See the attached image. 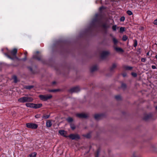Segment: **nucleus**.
<instances>
[{
  "label": "nucleus",
  "mask_w": 157,
  "mask_h": 157,
  "mask_svg": "<svg viewBox=\"0 0 157 157\" xmlns=\"http://www.w3.org/2000/svg\"><path fill=\"white\" fill-rule=\"evenodd\" d=\"M154 24L157 25V19L154 21Z\"/></svg>",
  "instance_id": "nucleus-33"
},
{
  "label": "nucleus",
  "mask_w": 157,
  "mask_h": 157,
  "mask_svg": "<svg viewBox=\"0 0 157 157\" xmlns=\"http://www.w3.org/2000/svg\"><path fill=\"white\" fill-rule=\"evenodd\" d=\"M49 117V115H44L43 116L42 118L44 119H47Z\"/></svg>",
  "instance_id": "nucleus-21"
},
{
  "label": "nucleus",
  "mask_w": 157,
  "mask_h": 157,
  "mask_svg": "<svg viewBox=\"0 0 157 157\" xmlns=\"http://www.w3.org/2000/svg\"><path fill=\"white\" fill-rule=\"evenodd\" d=\"M53 84H55V82H53Z\"/></svg>",
  "instance_id": "nucleus-40"
},
{
  "label": "nucleus",
  "mask_w": 157,
  "mask_h": 157,
  "mask_svg": "<svg viewBox=\"0 0 157 157\" xmlns=\"http://www.w3.org/2000/svg\"><path fill=\"white\" fill-rule=\"evenodd\" d=\"M115 98L117 100H119L121 99V97L120 96L118 95L115 96Z\"/></svg>",
  "instance_id": "nucleus-25"
},
{
  "label": "nucleus",
  "mask_w": 157,
  "mask_h": 157,
  "mask_svg": "<svg viewBox=\"0 0 157 157\" xmlns=\"http://www.w3.org/2000/svg\"><path fill=\"white\" fill-rule=\"evenodd\" d=\"M112 29L114 31H116L117 29V26L116 25L113 26Z\"/></svg>",
  "instance_id": "nucleus-24"
},
{
  "label": "nucleus",
  "mask_w": 157,
  "mask_h": 157,
  "mask_svg": "<svg viewBox=\"0 0 157 157\" xmlns=\"http://www.w3.org/2000/svg\"><path fill=\"white\" fill-rule=\"evenodd\" d=\"M26 126L29 128L31 129H36L38 127V125L33 123H27L26 124Z\"/></svg>",
  "instance_id": "nucleus-3"
},
{
  "label": "nucleus",
  "mask_w": 157,
  "mask_h": 157,
  "mask_svg": "<svg viewBox=\"0 0 157 157\" xmlns=\"http://www.w3.org/2000/svg\"><path fill=\"white\" fill-rule=\"evenodd\" d=\"M36 152H33L29 155L30 157H36Z\"/></svg>",
  "instance_id": "nucleus-13"
},
{
  "label": "nucleus",
  "mask_w": 157,
  "mask_h": 157,
  "mask_svg": "<svg viewBox=\"0 0 157 157\" xmlns=\"http://www.w3.org/2000/svg\"><path fill=\"white\" fill-rule=\"evenodd\" d=\"M117 52H123V50L121 48H115Z\"/></svg>",
  "instance_id": "nucleus-14"
},
{
  "label": "nucleus",
  "mask_w": 157,
  "mask_h": 157,
  "mask_svg": "<svg viewBox=\"0 0 157 157\" xmlns=\"http://www.w3.org/2000/svg\"><path fill=\"white\" fill-rule=\"evenodd\" d=\"M51 92H54V90H52L51 91H50Z\"/></svg>",
  "instance_id": "nucleus-41"
},
{
  "label": "nucleus",
  "mask_w": 157,
  "mask_h": 157,
  "mask_svg": "<svg viewBox=\"0 0 157 157\" xmlns=\"http://www.w3.org/2000/svg\"><path fill=\"white\" fill-rule=\"evenodd\" d=\"M4 54L6 56H7L8 58L11 59H13V58H12L9 55H7V54L6 53H4Z\"/></svg>",
  "instance_id": "nucleus-28"
},
{
  "label": "nucleus",
  "mask_w": 157,
  "mask_h": 157,
  "mask_svg": "<svg viewBox=\"0 0 157 157\" xmlns=\"http://www.w3.org/2000/svg\"><path fill=\"white\" fill-rule=\"evenodd\" d=\"M132 69V67H126V69L127 70H131Z\"/></svg>",
  "instance_id": "nucleus-31"
},
{
  "label": "nucleus",
  "mask_w": 157,
  "mask_h": 157,
  "mask_svg": "<svg viewBox=\"0 0 157 157\" xmlns=\"http://www.w3.org/2000/svg\"><path fill=\"white\" fill-rule=\"evenodd\" d=\"M108 52H105V51H104V52H102V57L104 55H107L108 54Z\"/></svg>",
  "instance_id": "nucleus-20"
},
{
  "label": "nucleus",
  "mask_w": 157,
  "mask_h": 157,
  "mask_svg": "<svg viewBox=\"0 0 157 157\" xmlns=\"http://www.w3.org/2000/svg\"><path fill=\"white\" fill-rule=\"evenodd\" d=\"M76 116L79 117L83 118L87 117L86 114L84 113H78L76 114Z\"/></svg>",
  "instance_id": "nucleus-6"
},
{
  "label": "nucleus",
  "mask_w": 157,
  "mask_h": 157,
  "mask_svg": "<svg viewBox=\"0 0 157 157\" xmlns=\"http://www.w3.org/2000/svg\"><path fill=\"white\" fill-rule=\"evenodd\" d=\"M38 52H36V53H38Z\"/></svg>",
  "instance_id": "nucleus-44"
},
{
  "label": "nucleus",
  "mask_w": 157,
  "mask_h": 157,
  "mask_svg": "<svg viewBox=\"0 0 157 157\" xmlns=\"http://www.w3.org/2000/svg\"><path fill=\"white\" fill-rule=\"evenodd\" d=\"M59 133L61 135L65 137H67L65 135V132L63 130H59Z\"/></svg>",
  "instance_id": "nucleus-11"
},
{
  "label": "nucleus",
  "mask_w": 157,
  "mask_h": 157,
  "mask_svg": "<svg viewBox=\"0 0 157 157\" xmlns=\"http://www.w3.org/2000/svg\"><path fill=\"white\" fill-rule=\"evenodd\" d=\"M137 45V41H136L135 43V45H134V46L135 47H136Z\"/></svg>",
  "instance_id": "nucleus-36"
},
{
  "label": "nucleus",
  "mask_w": 157,
  "mask_h": 157,
  "mask_svg": "<svg viewBox=\"0 0 157 157\" xmlns=\"http://www.w3.org/2000/svg\"><path fill=\"white\" fill-rule=\"evenodd\" d=\"M101 115L97 114L95 115L94 117L96 119L98 120L101 118Z\"/></svg>",
  "instance_id": "nucleus-12"
},
{
  "label": "nucleus",
  "mask_w": 157,
  "mask_h": 157,
  "mask_svg": "<svg viewBox=\"0 0 157 157\" xmlns=\"http://www.w3.org/2000/svg\"><path fill=\"white\" fill-rule=\"evenodd\" d=\"M68 137L72 140L78 139L79 138V136L77 134H71L69 135Z\"/></svg>",
  "instance_id": "nucleus-4"
},
{
  "label": "nucleus",
  "mask_w": 157,
  "mask_h": 157,
  "mask_svg": "<svg viewBox=\"0 0 157 157\" xmlns=\"http://www.w3.org/2000/svg\"><path fill=\"white\" fill-rule=\"evenodd\" d=\"M17 52V49L16 48H14L11 52V53L14 58L16 57V55Z\"/></svg>",
  "instance_id": "nucleus-7"
},
{
  "label": "nucleus",
  "mask_w": 157,
  "mask_h": 157,
  "mask_svg": "<svg viewBox=\"0 0 157 157\" xmlns=\"http://www.w3.org/2000/svg\"><path fill=\"white\" fill-rule=\"evenodd\" d=\"M125 20V17H121L120 19V21H124Z\"/></svg>",
  "instance_id": "nucleus-27"
},
{
  "label": "nucleus",
  "mask_w": 157,
  "mask_h": 157,
  "mask_svg": "<svg viewBox=\"0 0 157 157\" xmlns=\"http://www.w3.org/2000/svg\"><path fill=\"white\" fill-rule=\"evenodd\" d=\"M147 55H148V53H147Z\"/></svg>",
  "instance_id": "nucleus-45"
},
{
  "label": "nucleus",
  "mask_w": 157,
  "mask_h": 157,
  "mask_svg": "<svg viewBox=\"0 0 157 157\" xmlns=\"http://www.w3.org/2000/svg\"><path fill=\"white\" fill-rule=\"evenodd\" d=\"M40 114H37L35 115V117L36 118H38L40 117Z\"/></svg>",
  "instance_id": "nucleus-30"
},
{
  "label": "nucleus",
  "mask_w": 157,
  "mask_h": 157,
  "mask_svg": "<svg viewBox=\"0 0 157 157\" xmlns=\"http://www.w3.org/2000/svg\"><path fill=\"white\" fill-rule=\"evenodd\" d=\"M152 68L153 69H155L156 68V67L155 66V65H152Z\"/></svg>",
  "instance_id": "nucleus-34"
},
{
  "label": "nucleus",
  "mask_w": 157,
  "mask_h": 157,
  "mask_svg": "<svg viewBox=\"0 0 157 157\" xmlns=\"http://www.w3.org/2000/svg\"><path fill=\"white\" fill-rule=\"evenodd\" d=\"M132 75L134 77H136L137 76V74L136 73L134 72L132 73Z\"/></svg>",
  "instance_id": "nucleus-26"
},
{
  "label": "nucleus",
  "mask_w": 157,
  "mask_h": 157,
  "mask_svg": "<svg viewBox=\"0 0 157 157\" xmlns=\"http://www.w3.org/2000/svg\"><path fill=\"white\" fill-rule=\"evenodd\" d=\"M141 61H142L144 62L145 61V59L143 58V59H142Z\"/></svg>",
  "instance_id": "nucleus-37"
},
{
  "label": "nucleus",
  "mask_w": 157,
  "mask_h": 157,
  "mask_svg": "<svg viewBox=\"0 0 157 157\" xmlns=\"http://www.w3.org/2000/svg\"><path fill=\"white\" fill-rule=\"evenodd\" d=\"M42 106L41 104H34L33 108H38L41 107Z\"/></svg>",
  "instance_id": "nucleus-9"
},
{
  "label": "nucleus",
  "mask_w": 157,
  "mask_h": 157,
  "mask_svg": "<svg viewBox=\"0 0 157 157\" xmlns=\"http://www.w3.org/2000/svg\"><path fill=\"white\" fill-rule=\"evenodd\" d=\"M155 57L157 59V55Z\"/></svg>",
  "instance_id": "nucleus-42"
},
{
  "label": "nucleus",
  "mask_w": 157,
  "mask_h": 157,
  "mask_svg": "<svg viewBox=\"0 0 157 157\" xmlns=\"http://www.w3.org/2000/svg\"><path fill=\"white\" fill-rule=\"evenodd\" d=\"M71 127L72 129L74 130L75 129V127L74 125H71Z\"/></svg>",
  "instance_id": "nucleus-32"
},
{
  "label": "nucleus",
  "mask_w": 157,
  "mask_h": 157,
  "mask_svg": "<svg viewBox=\"0 0 157 157\" xmlns=\"http://www.w3.org/2000/svg\"><path fill=\"white\" fill-rule=\"evenodd\" d=\"M33 100V99L29 97H23L18 99V101L19 102L24 103L25 102H32Z\"/></svg>",
  "instance_id": "nucleus-1"
},
{
  "label": "nucleus",
  "mask_w": 157,
  "mask_h": 157,
  "mask_svg": "<svg viewBox=\"0 0 157 157\" xmlns=\"http://www.w3.org/2000/svg\"><path fill=\"white\" fill-rule=\"evenodd\" d=\"M156 109H157V106H156Z\"/></svg>",
  "instance_id": "nucleus-43"
},
{
  "label": "nucleus",
  "mask_w": 157,
  "mask_h": 157,
  "mask_svg": "<svg viewBox=\"0 0 157 157\" xmlns=\"http://www.w3.org/2000/svg\"><path fill=\"white\" fill-rule=\"evenodd\" d=\"M127 13L129 15H131L132 14V12L130 10H128L127 12Z\"/></svg>",
  "instance_id": "nucleus-18"
},
{
  "label": "nucleus",
  "mask_w": 157,
  "mask_h": 157,
  "mask_svg": "<svg viewBox=\"0 0 157 157\" xmlns=\"http://www.w3.org/2000/svg\"><path fill=\"white\" fill-rule=\"evenodd\" d=\"M123 76L124 77H125L126 76V75L124 74H123Z\"/></svg>",
  "instance_id": "nucleus-39"
},
{
  "label": "nucleus",
  "mask_w": 157,
  "mask_h": 157,
  "mask_svg": "<svg viewBox=\"0 0 157 157\" xmlns=\"http://www.w3.org/2000/svg\"><path fill=\"white\" fill-rule=\"evenodd\" d=\"M113 42L114 44H116L117 42V40L115 38H114L113 39Z\"/></svg>",
  "instance_id": "nucleus-22"
},
{
  "label": "nucleus",
  "mask_w": 157,
  "mask_h": 157,
  "mask_svg": "<svg viewBox=\"0 0 157 157\" xmlns=\"http://www.w3.org/2000/svg\"><path fill=\"white\" fill-rule=\"evenodd\" d=\"M33 87L32 86H25V88L26 89H30Z\"/></svg>",
  "instance_id": "nucleus-23"
},
{
  "label": "nucleus",
  "mask_w": 157,
  "mask_h": 157,
  "mask_svg": "<svg viewBox=\"0 0 157 157\" xmlns=\"http://www.w3.org/2000/svg\"><path fill=\"white\" fill-rule=\"evenodd\" d=\"M80 90V89L78 87H75L71 89L70 91L71 93L77 92Z\"/></svg>",
  "instance_id": "nucleus-5"
},
{
  "label": "nucleus",
  "mask_w": 157,
  "mask_h": 157,
  "mask_svg": "<svg viewBox=\"0 0 157 157\" xmlns=\"http://www.w3.org/2000/svg\"><path fill=\"white\" fill-rule=\"evenodd\" d=\"M120 30L121 32H123L125 31V28L124 27H121L120 28Z\"/></svg>",
  "instance_id": "nucleus-15"
},
{
  "label": "nucleus",
  "mask_w": 157,
  "mask_h": 157,
  "mask_svg": "<svg viewBox=\"0 0 157 157\" xmlns=\"http://www.w3.org/2000/svg\"><path fill=\"white\" fill-rule=\"evenodd\" d=\"M52 96L51 95H42L39 96V97L40 99L43 101H45L51 98Z\"/></svg>",
  "instance_id": "nucleus-2"
},
{
  "label": "nucleus",
  "mask_w": 157,
  "mask_h": 157,
  "mask_svg": "<svg viewBox=\"0 0 157 157\" xmlns=\"http://www.w3.org/2000/svg\"><path fill=\"white\" fill-rule=\"evenodd\" d=\"M52 123L50 120H47L46 122V127L49 128L52 125Z\"/></svg>",
  "instance_id": "nucleus-8"
},
{
  "label": "nucleus",
  "mask_w": 157,
  "mask_h": 157,
  "mask_svg": "<svg viewBox=\"0 0 157 157\" xmlns=\"http://www.w3.org/2000/svg\"><path fill=\"white\" fill-rule=\"evenodd\" d=\"M2 51H3V49H2Z\"/></svg>",
  "instance_id": "nucleus-46"
},
{
  "label": "nucleus",
  "mask_w": 157,
  "mask_h": 157,
  "mask_svg": "<svg viewBox=\"0 0 157 157\" xmlns=\"http://www.w3.org/2000/svg\"><path fill=\"white\" fill-rule=\"evenodd\" d=\"M116 67V65L115 64H113L112 66V67L113 68H114Z\"/></svg>",
  "instance_id": "nucleus-35"
},
{
  "label": "nucleus",
  "mask_w": 157,
  "mask_h": 157,
  "mask_svg": "<svg viewBox=\"0 0 157 157\" xmlns=\"http://www.w3.org/2000/svg\"><path fill=\"white\" fill-rule=\"evenodd\" d=\"M13 78L14 79V81L16 83L17 82V77L15 76H14L13 77Z\"/></svg>",
  "instance_id": "nucleus-19"
},
{
  "label": "nucleus",
  "mask_w": 157,
  "mask_h": 157,
  "mask_svg": "<svg viewBox=\"0 0 157 157\" xmlns=\"http://www.w3.org/2000/svg\"><path fill=\"white\" fill-rule=\"evenodd\" d=\"M25 105L27 107L33 108L34 104L31 103H27L25 104Z\"/></svg>",
  "instance_id": "nucleus-10"
},
{
  "label": "nucleus",
  "mask_w": 157,
  "mask_h": 157,
  "mask_svg": "<svg viewBox=\"0 0 157 157\" xmlns=\"http://www.w3.org/2000/svg\"><path fill=\"white\" fill-rule=\"evenodd\" d=\"M124 86V87H125L126 86H125V84H124L123 85H122V86Z\"/></svg>",
  "instance_id": "nucleus-38"
},
{
  "label": "nucleus",
  "mask_w": 157,
  "mask_h": 157,
  "mask_svg": "<svg viewBox=\"0 0 157 157\" xmlns=\"http://www.w3.org/2000/svg\"><path fill=\"white\" fill-rule=\"evenodd\" d=\"M67 121L69 122H71L73 121V119L71 117H69L67 119Z\"/></svg>",
  "instance_id": "nucleus-16"
},
{
  "label": "nucleus",
  "mask_w": 157,
  "mask_h": 157,
  "mask_svg": "<svg viewBox=\"0 0 157 157\" xmlns=\"http://www.w3.org/2000/svg\"><path fill=\"white\" fill-rule=\"evenodd\" d=\"M128 37L126 35H124L122 38V40L124 41H126Z\"/></svg>",
  "instance_id": "nucleus-17"
},
{
  "label": "nucleus",
  "mask_w": 157,
  "mask_h": 157,
  "mask_svg": "<svg viewBox=\"0 0 157 157\" xmlns=\"http://www.w3.org/2000/svg\"><path fill=\"white\" fill-rule=\"evenodd\" d=\"M96 69L97 67H94L92 68L91 70L92 71H93L96 70Z\"/></svg>",
  "instance_id": "nucleus-29"
}]
</instances>
